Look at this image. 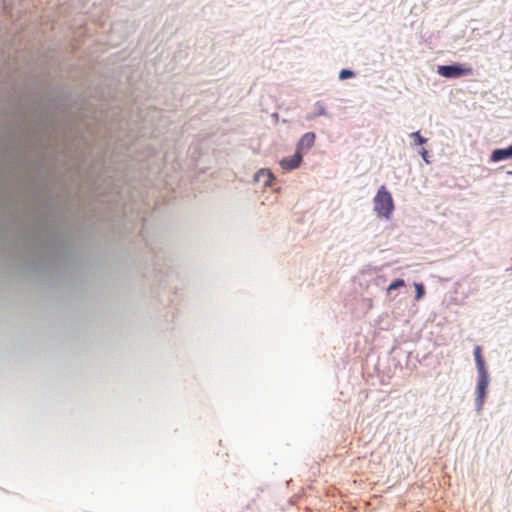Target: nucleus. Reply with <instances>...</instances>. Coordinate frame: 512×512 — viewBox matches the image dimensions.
Wrapping results in <instances>:
<instances>
[{"label":"nucleus","instance_id":"1","mask_svg":"<svg viewBox=\"0 0 512 512\" xmlns=\"http://www.w3.org/2000/svg\"><path fill=\"white\" fill-rule=\"evenodd\" d=\"M374 210L379 217L389 218L394 210L392 195L385 186H381L373 199Z\"/></svg>","mask_w":512,"mask_h":512},{"label":"nucleus","instance_id":"2","mask_svg":"<svg viewBox=\"0 0 512 512\" xmlns=\"http://www.w3.org/2000/svg\"><path fill=\"white\" fill-rule=\"evenodd\" d=\"M489 385V375L487 370L478 372V383H477V408L482 409L486 391Z\"/></svg>","mask_w":512,"mask_h":512},{"label":"nucleus","instance_id":"3","mask_svg":"<svg viewBox=\"0 0 512 512\" xmlns=\"http://www.w3.org/2000/svg\"><path fill=\"white\" fill-rule=\"evenodd\" d=\"M471 68H463L459 65H442L438 66V74L446 78H457L462 75L471 73Z\"/></svg>","mask_w":512,"mask_h":512},{"label":"nucleus","instance_id":"4","mask_svg":"<svg viewBox=\"0 0 512 512\" xmlns=\"http://www.w3.org/2000/svg\"><path fill=\"white\" fill-rule=\"evenodd\" d=\"M302 162V154L299 151H296L294 155L291 157L283 158L280 161V165L284 170H293L300 166Z\"/></svg>","mask_w":512,"mask_h":512},{"label":"nucleus","instance_id":"5","mask_svg":"<svg viewBox=\"0 0 512 512\" xmlns=\"http://www.w3.org/2000/svg\"><path fill=\"white\" fill-rule=\"evenodd\" d=\"M315 138L316 136L313 132L305 133L298 142L297 151L301 153L302 150L310 149L315 142Z\"/></svg>","mask_w":512,"mask_h":512},{"label":"nucleus","instance_id":"6","mask_svg":"<svg viewBox=\"0 0 512 512\" xmlns=\"http://www.w3.org/2000/svg\"><path fill=\"white\" fill-rule=\"evenodd\" d=\"M509 158H512V145L505 149H495L490 157L492 162H499Z\"/></svg>","mask_w":512,"mask_h":512},{"label":"nucleus","instance_id":"7","mask_svg":"<svg viewBox=\"0 0 512 512\" xmlns=\"http://www.w3.org/2000/svg\"><path fill=\"white\" fill-rule=\"evenodd\" d=\"M273 178V174L269 170L261 169L256 174L255 180L257 182H263L265 186H268L271 185Z\"/></svg>","mask_w":512,"mask_h":512},{"label":"nucleus","instance_id":"8","mask_svg":"<svg viewBox=\"0 0 512 512\" xmlns=\"http://www.w3.org/2000/svg\"><path fill=\"white\" fill-rule=\"evenodd\" d=\"M481 352H482V350H481L480 346H476L474 348V357H475V362H476L478 372L486 370L485 363H484Z\"/></svg>","mask_w":512,"mask_h":512},{"label":"nucleus","instance_id":"9","mask_svg":"<svg viewBox=\"0 0 512 512\" xmlns=\"http://www.w3.org/2000/svg\"><path fill=\"white\" fill-rule=\"evenodd\" d=\"M404 285L405 282L403 279H396L388 286L387 292L390 293L392 290H395L399 287H403Z\"/></svg>","mask_w":512,"mask_h":512},{"label":"nucleus","instance_id":"10","mask_svg":"<svg viewBox=\"0 0 512 512\" xmlns=\"http://www.w3.org/2000/svg\"><path fill=\"white\" fill-rule=\"evenodd\" d=\"M414 286L416 289V296H415L416 300L422 299L425 294V289H424L423 284L415 283Z\"/></svg>","mask_w":512,"mask_h":512},{"label":"nucleus","instance_id":"11","mask_svg":"<svg viewBox=\"0 0 512 512\" xmlns=\"http://www.w3.org/2000/svg\"><path fill=\"white\" fill-rule=\"evenodd\" d=\"M353 76H354V73L351 70H348V69H343L339 73V78L341 80H345V79L351 78Z\"/></svg>","mask_w":512,"mask_h":512},{"label":"nucleus","instance_id":"12","mask_svg":"<svg viewBox=\"0 0 512 512\" xmlns=\"http://www.w3.org/2000/svg\"><path fill=\"white\" fill-rule=\"evenodd\" d=\"M411 137H413L416 141V144L418 145H422L424 144L427 140L425 138H423L420 133L417 131V132H413L411 134Z\"/></svg>","mask_w":512,"mask_h":512},{"label":"nucleus","instance_id":"13","mask_svg":"<svg viewBox=\"0 0 512 512\" xmlns=\"http://www.w3.org/2000/svg\"><path fill=\"white\" fill-rule=\"evenodd\" d=\"M427 154H428L427 150L423 149V151H422L421 155H422L423 159H424L426 162H428V160H427Z\"/></svg>","mask_w":512,"mask_h":512},{"label":"nucleus","instance_id":"14","mask_svg":"<svg viewBox=\"0 0 512 512\" xmlns=\"http://www.w3.org/2000/svg\"><path fill=\"white\" fill-rule=\"evenodd\" d=\"M508 174H509V175H512V170H511V171H508Z\"/></svg>","mask_w":512,"mask_h":512}]
</instances>
